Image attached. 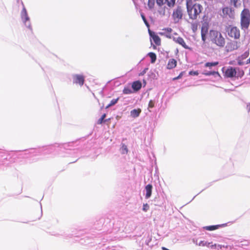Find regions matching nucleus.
<instances>
[{
	"label": "nucleus",
	"instance_id": "nucleus-1",
	"mask_svg": "<svg viewBox=\"0 0 250 250\" xmlns=\"http://www.w3.org/2000/svg\"><path fill=\"white\" fill-rule=\"evenodd\" d=\"M186 7L189 19L193 20L197 19L203 9L201 4L194 3L192 0H186Z\"/></svg>",
	"mask_w": 250,
	"mask_h": 250
},
{
	"label": "nucleus",
	"instance_id": "nucleus-2",
	"mask_svg": "<svg viewBox=\"0 0 250 250\" xmlns=\"http://www.w3.org/2000/svg\"><path fill=\"white\" fill-rule=\"evenodd\" d=\"M210 41L220 47H223L225 44V40L220 32L218 31L211 30L209 31Z\"/></svg>",
	"mask_w": 250,
	"mask_h": 250
},
{
	"label": "nucleus",
	"instance_id": "nucleus-3",
	"mask_svg": "<svg viewBox=\"0 0 250 250\" xmlns=\"http://www.w3.org/2000/svg\"><path fill=\"white\" fill-rule=\"evenodd\" d=\"M250 24V11L248 8H244L240 14V25L241 29L245 31Z\"/></svg>",
	"mask_w": 250,
	"mask_h": 250
},
{
	"label": "nucleus",
	"instance_id": "nucleus-4",
	"mask_svg": "<svg viewBox=\"0 0 250 250\" xmlns=\"http://www.w3.org/2000/svg\"><path fill=\"white\" fill-rule=\"evenodd\" d=\"M21 4L22 5V9L21 13V17L22 21L24 23V25L32 30V26L30 22V18L28 15L26 9L23 4V3L21 1Z\"/></svg>",
	"mask_w": 250,
	"mask_h": 250
},
{
	"label": "nucleus",
	"instance_id": "nucleus-5",
	"mask_svg": "<svg viewBox=\"0 0 250 250\" xmlns=\"http://www.w3.org/2000/svg\"><path fill=\"white\" fill-rule=\"evenodd\" d=\"M21 4L22 5V9L21 13V17L22 21L24 23V25L32 30V26L30 22V18L28 15L26 9L23 4V3L21 1Z\"/></svg>",
	"mask_w": 250,
	"mask_h": 250
},
{
	"label": "nucleus",
	"instance_id": "nucleus-6",
	"mask_svg": "<svg viewBox=\"0 0 250 250\" xmlns=\"http://www.w3.org/2000/svg\"><path fill=\"white\" fill-rule=\"evenodd\" d=\"M183 16V9L181 6L178 5L173 9L172 17L174 22L178 23Z\"/></svg>",
	"mask_w": 250,
	"mask_h": 250
},
{
	"label": "nucleus",
	"instance_id": "nucleus-7",
	"mask_svg": "<svg viewBox=\"0 0 250 250\" xmlns=\"http://www.w3.org/2000/svg\"><path fill=\"white\" fill-rule=\"evenodd\" d=\"M227 31L228 35L235 40L239 39L240 37V30L236 26L229 25L227 27Z\"/></svg>",
	"mask_w": 250,
	"mask_h": 250
},
{
	"label": "nucleus",
	"instance_id": "nucleus-8",
	"mask_svg": "<svg viewBox=\"0 0 250 250\" xmlns=\"http://www.w3.org/2000/svg\"><path fill=\"white\" fill-rule=\"evenodd\" d=\"M144 235L146 238L145 240V245L147 248L148 250L151 249L154 246L157 244V240L154 237L153 238L151 234L148 233H146Z\"/></svg>",
	"mask_w": 250,
	"mask_h": 250
},
{
	"label": "nucleus",
	"instance_id": "nucleus-9",
	"mask_svg": "<svg viewBox=\"0 0 250 250\" xmlns=\"http://www.w3.org/2000/svg\"><path fill=\"white\" fill-rule=\"evenodd\" d=\"M73 83L82 86L84 82V77L81 74H73L72 76Z\"/></svg>",
	"mask_w": 250,
	"mask_h": 250
},
{
	"label": "nucleus",
	"instance_id": "nucleus-10",
	"mask_svg": "<svg viewBox=\"0 0 250 250\" xmlns=\"http://www.w3.org/2000/svg\"><path fill=\"white\" fill-rule=\"evenodd\" d=\"M225 68H222L223 71L225 73V75L228 78H233L235 76L236 74V69L232 67H229L225 71H224Z\"/></svg>",
	"mask_w": 250,
	"mask_h": 250
},
{
	"label": "nucleus",
	"instance_id": "nucleus-11",
	"mask_svg": "<svg viewBox=\"0 0 250 250\" xmlns=\"http://www.w3.org/2000/svg\"><path fill=\"white\" fill-rule=\"evenodd\" d=\"M222 13L224 16H228L229 18H232L234 17V10L229 7H225L222 9Z\"/></svg>",
	"mask_w": 250,
	"mask_h": 250
},
{
	"label": "nucleus",
	"instance_id": "nucleus-12",
	"mask_svg": "<svg viewBox=\"0 0 250 250\" xmlns=\"http://www.w3.org/2000/svg\"><path fill=\"white\" fill-rule=\"evenodd\" d=\"M173 40L175 42L181 45L184 48L189 49V47L186 44L182 38L180 37H173Z\"/></svg>",
	"mask_w": 250,
	"mask_h": 250
},
{
	"label": "nucleus",
	"instance_id": "nucleus-13",
	"mask_svg": "<svg viewBox=\"0 0 250 250\" xmlns=\"http://www.w3.org/2000/svg\"><path fill=\"white\" fill-rule=\"evenodd\" d=\"M124 225L121 221H118L113 224V231L117 232L120 231H123Z\"/></svg>",
	"mask_w": 250,
	"mask_h": 250
},
{
	"label": "nucleus",
	"instance_id": "nucleus-14",
	"mask_svg": "<svg viewBox=\"0 0 250 250\" xmlns=\"http://www.w3.org/2000/svg\"><path fill=\"white\" fill-rule=\"evenodd\" d=\"M152 186L151 184L147 185L145 187V190L146 191L145 198L148 199L150 197L152 194Z\"/></svg>",
	"mask_w": 250,
	"mask_h": 250
},
{
	"label": "nucleus",
	"instance_id": "nucleus-15",
	"mask_svg": "<svg viewBox=\"0 0 250 250\" xmlns=\"http://www.w3.org/2000/svg\"><path fill=\"white\" fill-rule=\"evenodd\" d=\"M149 33L150 34V37L152 38L153 42H155V43L157 45H159L160 44L161 40L160 38L158 36L155 35L154 33H152L150 32V31L149 30Z\"/></svg>",
	"mask_w": 250,
	"mask_h": 250
},
{
	"label": "nucleus",
	"instance_id": "nucleus-16",
	"mask_svg": "<svg viewBox=\"0 0 250 250\" xmlns=\"http://www.w3.org/2000/svg\"><path fill=\"white\" fill-rule=\"evenodd\" d=\"M141 111L140 108L134 109L130 111V116L133 118H136L140 116Z\"/></svg>",
	"mask_w": 250,
	"mask_h": 250
},
{
	"label": "nucleus",
	"instance_id": "nucleus-17",
	"mask_svg": "<svg viewBox=\"0 0 250 250\" xmlns=\"http://www.w3.org/2000/svg\"><path fill=\"white\" fill-rule=\"evenodd\" d=\"M225 225H226V224H222V225L208 226H206V227H204V229L207 230L212 231V230H214L216 229H218L221 227L225 226Z\"/></svg>",
	"mask_w": 250,
	"mask_h": 250
},
{
	"label": "nucleus",
	"instance_id": "nucleus-18",
	"mask_svg": "<svg viewBox=\"0 0 250 250\" xmlns=\"http://www.w3.org/2000/svg\"><path fill=\"white\" fill-rule=\"evenodd\" d=\"M142 87V83L140 81H135L132 83V88L135 91H138Z\"/></svg>",
	"mask_w": 250,
	"mask_h": 250
},
{
	"label": "nucleus",
	"instance_id": "nucleus-19",
	"mask_svg": "<svg viewBox=\"0 0 250 250\" xmlns=\"http://www.w3.org/2000/svg\"><path fill=\"white\" fill-rule=\"evenodd\" d=\"M145 239H146V238H145V235H144L143 237L141 239V240L139 242V245L140 246V248H139L140 250H148L146 246V245H145Z\"/></svg>",
	"mask_w": 250,
	"mask_h": 250
},
{
	"label": "nucleus",
	"instance_id": "nucleus-20",
	"mask_svg": "<svg viewBox=\"0 0 250 250\" xmlns=\"http://www.w3.org/2000/svg\"><path fill=\"white\" fill-rule=\"evenodd\" d=\"M230 4L236 8H239L241 5L240 0H230Z\"/></svg>",
	"mask_w": 250,
	"mask_h": 250
},
{
	"label": "nucleus",
	"instance_id": "nucleus-21",
	"mask_svg": "<svg viewBox=\"0 0 250 250\" xmlns=\"http://www.w3.org/2000/svg\"><path fill=\"white\" fill-rule=\"evenodd\" d=\"M176 65V62L175 60L172 59L168 62L167 64V68L168 69H171L175 67Z\"/></svg>",
	"mask_w": 250,
	"mask_h": 250
},
{
	"label": "nucleus",
	"instance_id": "nucleus-22",
	"mask_svg": "<svg viewBox=\"0 0 250 250\" xmlns=\"http://www.w3.org/2000/svg\"><path fill=\"white\" fill-rule=\"evenodd\" d=\"M218 64H219L218 62H207L205 64V66L206 67H209V68H210L211 67L216 66Z\"/></svg>",
	"mask_w": 250,
	"mask_h": 250
},
{
	"label": "nucleus",
	"instance_id": "nucleus-23",
	"mask_svg": "<svg viewBox=\"0 0 250 250\" xmlns=\"http://www.w3.org/2000/svg\"><path fill=\"white\" fill-rule=\"evenodd\" d=\"M147 55L151 59V63H154L156 60V54L153 52H149Z\"/></svg>",
	"mask_w": 250,
	"mask_h": 250
},
{
	"label": "nucleus",
	"instance_id": "nucleus-24",
	"mask_svg": "<svg viewBox=\"0 0 250 250\" xmlns=\"http://www.w3.org/2000/svg\"><path fill=\"white\" fill-rule=\"evenodd\" d=\"M176 0H167L166 4L169 8L173 7L175 5Z\"/></svg>",
	"mask_w": 250,
	"mask_h": 250
},
{
	"label": "nucleus",
	"instance_id": "nucleus-25",
	"mask_svg": "<svg viewBox=\"0 0 250 250\" xmlns=\"http://www.w3.org/2000/svg\"><path fill=\"white\" fill-rule=\"evenodd\" d=\"M120 151L121 153L123 154H126L128 152V149L127 146L125 144H123L122 145V147L120 149Z\"/></svg>",
	"mask_w": 250,
	"mask_h": 250
},
{
	"label": "nucleus",
	"instance_id": "nucleus-26",
	"mask_svg": "<svg viewBox=\"0 0 250 250\" xmlns=\"http://www.w3.org/2000/svg\"><path fill=\"white\" fill-rule=\"evenodd\" d=\"M119 98L112 99L110 103L106 106V108H108L114 105H115L118 101Z\"/></svg>",
	"mask_w": 250,
	"mask_h": 250
},
{
	"label": "nucleus",
	"instance_id": "nucleus-27",
	"mask_svg": "<svg viewBox=\"0 0 250 250\" xmlns=\"http://www.w3.org/2000/svg\"><path fill=\"white\" fill-rule=\"evenodd\" d=\"M206 76H211L214 75L215 74L219 75V73L217 71H205L203 73Z\"/></svg>",
	"mask_w": 250,
	"mask_h": 250
},
{
	"label": "nucleus",
	"instance_id": "nucleus-28",
	"mask_svg": "<svg viewBox=\"0 0 250 250\" xmlns=\"http://www.w3.org/2000/svg\"><path fill=\"white\" fill-rule=\"evenodd\" d=\"M132 93V89L129 87H125L123 90V93L125 94H130Z\"/></svg>",
	"mask_w": 250,
	"mask_h": 250
},
{
	"label": "nucleus",
	"instance_id": "nucleus-29",
	"mask_svg": "<svg viewBox=\"0 0 250 250\" xmlns=\"http://www.w3.org/2000/svg\"><path fill=\"white\" fill-rule=\"evenodd\" d=\"M167 0H156V3L159 6L166 4Z\"/></svg>",
	"mask_w": 250,
	"mask_h": 250
},
{
	"label": "nucleus",
	"instance_id": "nucleus-30",
	"mask_svg": "<svg viewBox=\"0 0 250 250\" xmlns=\"http://www.w3.org/2000/svg\"><path fill=\"white\" fill-rule=\"evenodd\" d=\"M208 28L207 26H202V28H201V35H202V34H204V35H207L208 33Z\"/></svg>",
	"mask_w": 250,
	"mask_h": 250
},
{
	"label": "nucleus",
	"instance_id": "nucleus-31",
	"mask_svg": "<svg viewBox=\"0 0 250 250\" xmlns=\"http://www.w3.org/2000/svg\"><path fill=\"white\" fill-rule=\"evenodd\" d=\"M141 17H142V18L144 22V23H145L147 27H149V24L148 23V22H147L145 15L143 14H141Z\"/></svg>",
	"mask_w": 250,
	"mask_h": 250
},
{
	"label": "nucleus",
	"instance_id": "nucleus-32",
	"mask_svg": "<svg viewBox=\"0 0 250 250\" xmlns=\"http://www.w3.org/2000/svg\"><path fill=\"white\" fill-rule=\"evenodd\" d=\"M154 104L155 103L154 101L152 100H150L148 103V108L149 109L153 108L154 106Z\"/></svg>",
	"mask_w": 250,
	"mask_h": 250
},
{
	"label": "nucleus",
	"instance_id": "nucleus-33",
	"mask_svg": "<svg viewBox=\"0 0 250 250\" xmlns=\"http://www.w3.org/2000/svg\"><path fill=\"white\" fill-rule=\"evenodd\" d=\"M154 4V0H148V6L149 7V8H152Z\"/></svg>",
	"mask_w": 250,
	"mask_h": 250
},
{
	"label": "nucleus",
	"instance_id": "nucleus-34",
	"mask_svg": "<svg viewBox=\"0 0 250 250\" xmlns=\"http://www.w3.org/2000/svg\"><path fill=\"white\" fill-rule=\"evenodd\" d=\"M106 116V115L105 114H103L101 117L99 119L98 121V123L99 124H101L104 121V119L105 117Z\"/></svg>",
	"mask_w": 250,
	"mask_h": 250
},
{
	"label": "nucleus",
	"instance_id": "nucleus-35",
	"mask_svg": "<svg viewBox=\"0 0 250 250\" xmlns=\"http://www.w3.org/2000/svg\"><path fill=\"white\" fill-rule=\"evenodd\" d=\"M149 208V206L147 204H144L143 205V210L146 212L147 211Z\"/></svg>",
	"mask_w": 250,
	"mask_h": 250
},
{
	"label": "nucleus",
	"instance_id": "nucleus-36",
	"mask_svg": "<svg viewBox=\"0 0 250 250\" xmlns=\"http://www.w3.org/2000/svg\"><path fill=\"white\" fill-rule=\"evenodd\" d=\"M198 74L199 73L197 71H190L189 72V75H190L197 76Z\"/></svg>",
	"mask_w": 250,
	"mask_h": 250
},
{
	"label": "nucleus",
	"instance_id": "nucleus-37",
	"mask_svg": "<svg viewBox=\"0 0 250 250\" xmlns=\"http://www.w3.org/2000/svg\"><path fill=\"white\" fill-rule=\"evenodd\" d=\"M249 55V51H246L242 55V59H246V58H247L248 57V56Z\"/></svg>",
	"mask_w": 250,
	"mask_h": 250
},
{
	"label": "nucleus",
	"instance_id": "nucleus-38",
	"mask_svg": "<svg viewBox=\"0 0 250 250\" xmlns=\"http://www.w3.org/2000/svg\"><path fill=\"white\" fill-rule=\"evenodd\" d=\"M207 242L204 241H201L198 244V245L200 246H205L207 245Z\"/></svg>",
	"mask_w": 250,
	"mask_h": 250
},
{
	"label": "nucleus",
	"instance_id": "nucleus-39",
	"mask_svg": "<svg viewBox=\"0 0 250 250\" xmlns=\"http://www.w3.org/2000/svg\"><path fill=\"white\" fill-rule=\"evenodd\" d=\"M232 45H233L232 49L233 50L237 49L238 47H237V42H235L233 43H232Z\"/></svg>",
	"mask_w": 250,
	"mask_h": 250
},
{
	"label": "nucleus",
	"instance_id": "nucleus-40",
	"mask_svg": "<svg viewBox=\"0 0 250 250\" xmlns=\"http://www.w3.org/2000/svg\"><path fill=\"white\" fill-rule=\"evenodd\" d=\"M206 35H204V34L202 35H201V38H202V40L205 42L206 41Z\"/></svg>",
	"mask_w": 250,
	"mask_h": 250
},
{
	"label": "nucleus",
	"instance_id": "nucleus-41",
	"mask_svg": "<svg viewBox=\"0 0 250 250\" xmlns=\"http://www.w3.org/2000/svg\"><path fill=\"white\" fill-rule=\"evenodd\" d=\"M148 68H146L140 74V75H143L144 74H145Z\"/></svg>",
	"mask_w": 250,
	"mask_h": 250
},
{
	"label": "nucleus",
	"instance_id": "nucleus-42",
	"mask_svg": "<svg viewBox=\"0 0 250 250\" xmlns=\"http://www.w3.org/2000/svg\"><path fill=\"white\" fill-rule=\"evenodd\" d=\"M247 110L248 111V112H250V103L248 105H247Z\"/></svg>",
	"mask_w": 250,
	"mask_h": 250
},
{
	"label": "nucleus",
	"instance_id": "nucleus-43",
	"mask_svg": "<svg viewBox=\"0 0 250 250\" xmlns=\"http://www.w3.org/2000/svg\"><path fill=\"white\" fill-rule=\"evenodd\" d=\"M217 245L216 244H214V245H212L210 246V247L212 248V249H215Z\"/></svg>",
	"mask_w": 250,
	"mask_h": 250
},
{
	"label": "nucleus",
	"instance_id": "nucleus-44",
	"mask_svg": "<svg viewBox=\"0 0 250 250\" xmlns=\"http://www.w3.org/2000/svg\"><path fill=\"white\" fill-rule=\"evenodd\" d=\"M181 77V74H180L178 77L175 78L174 80H178Z\"/></svg>",
	"mask_w": 250,
	"mask_h": 250
},
{
	"label": "nucleus",
	"instance_id": "nucleus-45",
	"mask_svg": "<svg viewBox=\"0 0 250 250\" xmlns=\"http://www.w3.org/2000/svg\"><path fill=\"white\" fill-rule=\"evenodd\" d=\"M210 243H207L206 246L209 247H210Z\"/></svg>",
	"mask_w": 250,
	"mask_h": 250
},
{
	"label": "nucleus",
	"instance_id": "nucleus-46",
	"mask_svg": "<svg viewBox=\"0 0 250 250\" xmlns=\"http://www.w3.org/2000/svg\"><path fill=\"white\" fill-rule=\"evenodd\" d=\"M167 30H168V31L170 32V31L172 30V29H171L170 28H168V29H167Z\"/></svg>",
	"mask_w": 250,
	"mask_h": 250
},
{
	"label": "nucleus",
	"instance_id": "nucleus-47",
	"mask_svg": "<svg viewBox=\"0 0 250 250\" xmlns=\"http://www.w3.org/2000/svg\"><path fill=\"white\" fill-rule=\"evenodd\" d=\"M249 0H243L244 2H245L247 1H248Z\"/></svg>",
	"mask_w": 250,
	"mask_h": 250
},
{
	"label": "nucleus",
	"instance_id": "nucleus-48",
	"mask_svg": "<svg viewBox=\"0 0 250 250\" xmlns=\"http://www.w3.org/2000/svg\"><path fill=\"white\" fill-rule=\"evenodd\" d=\"M218 247H220V248H222L221 245H218Z\"/></svg>",
	"mask_w": 250,
	"mask_h": 250
}]
</instances>
